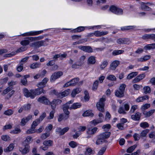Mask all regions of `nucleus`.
Instances as JSON below:
<instances>
[{
    "label": "nucleus",
    "instance_id": "a19ab883",
    "mask_svg": "<svg viewBox=\"0 0 155 155\" xmlns=\"http://www.w3.org/2000/svg\"><path fill=\"white\" fill-rule=\"evenodd\" d=\"M149 131V130L148 129H146L143 130L140 134V137H145Z\"/></svg>",
    "mask_w": 155,
    "mask_h": 155
},
{
    "label": "nucleus",
    "instance_id": "338daca9",
    "mask_svg": "<svg viewBox=\"0 0 155 155\" xmlns=\"http://www.w3.org/2000/svg\"><path fill=\"white\" fill-rule=\"evenodd\" d=\"M23 64L21 63L20 65L17 68V70L18 72H20L22 71L23 69Z\"/></svg>",
    "mask_w": 155,
    "mask_h": 155
},
{
    "label": "nucleus",
    "instance_id": "f8f14e48",
    "mask_svg": "<svg viewBox=\"0 0 155 155\" xmlns=\"http://www.w3.org/2000/svg\"><path fill=\"white\" fill-rule=\"evenodd\" d=\"M129 109V106L128 104H125L124 105V107H120L118 110V112L119 114H126L125 111H128Z\"/></svg>",
    "mask_w": 155,
    "mask_h": 155
},
{
    "label": "nucleus",
    "instance_id": "6e6552de",
    "mask_svg": "<svg viewBox=\"0 0 155 155\" xmlns=\"http://www.w3.org/2000/svg\"><path fill=\"white\" fill-rule=\"evenodd\" d=\"M63 75V73L61 71L55 72L52 74L51 77L50 81L51 82H54L56 79L60 78Z\"/></svg>",
    "mask_w": 155,
    "mask_h": 155
},
{
    "label": "nucleus",
    "instance_id": "aec40b11",
    "mask_svg": "<svg viewBox=\"0 0 155 155\" xmlns=\"http://www.w3.org/2000/svg\"><path fill=\"white\" fill-rule=\"evenodd\" d=\"M48 81V79L47 78H45L41 82L38 83L37 84V86L40 88L43 89V88L45 87L46 84Z\"/></svg>",
    "mask_w": 155,
    "mask_h": 155
},
{
    "label": "nucleus",
    "instance_id": "58836bf2",
    "mask_svg": "<svg viewBox=\"0 0 155 155\" xmlns=\"http://www.w3.org/2000/svg\"><path fill=\"white\" fill-rule=\"evenodd\" d=\"M107 79L109 80L112 81H116L117 80L116 77L113 74L108 75L107 76Z\"/></svg>",
    "mask_w": 155,
    "mask_h": 155
},
{
    "label": "nucleus",
    "instance_id": "e433bc0d",
    "mask_svg": "<svg viewBox=\"0 0 155 155\" xmlns=\"http://www.w3.org/2000/svg\"><path fill=\"white\" fill-rule=\"evenodd\" d=\"M53 144V141L52 140H45L44 141L43 144L46 146H52Z\"/></svg>",
    "mask_w": 155,
    "mask_h": 155
},
{
    "label": "nucleus",
    "instance_id": "0e129e2a",
    "mask_svg": "<svg viewBox=\"0 0 155 155\" xmlns=\"http://www.w3.org/2000/svg\"><path fill=\"white\" fill-rule=\"evenodd\" d=\"M21 132L20 129L19 128H16L15 130H13L10 132V133L15 134H18Z\"/></svg>",
    "mask_w": 155,
    "mask_h": 155
},
{
    "label": "nucleus",
    "instance_id": "7c9ffc66",
    "mask_svg": "<svg viewBox=\"0 0 155 155\" xmlns=\"http://www.w3.org/2000/svg\"><path fill=\"white\" fill-rule=\"evenodd\" d=\"M149 98L148 96L146 95L143 96L139 97L136 99V101L137 102H143L145 100Z\"/></svg>",
    "mask_w": 155,
    "mask_h": 155
},
{
    "label": "nucleus",
    "instance_id": "4be33fe9",
    "mask_svg": "<svg viewBox=\"0 0 155 155\" xmlns=\"http://www.w3.org/2000/svg\"><path fill=\"white\" fill-rule=\"evenodd\" d=\"M119 64L120 63L119 61L117 60L114 61L110 64V69L113 70H115Z\"/></svg>",
    "mask_w": 155,
    "mask_h": 155
},
{
    "label": "nucleus",
    "instance_id": "c9c22d12",
    "mask_svg": "<svg viewBox=\"0 0 155 155\" xmlns=\"http://www.w3.org/2000/svg\"><path fill=\"white\" fill-rule=\"evenodd\" d=\"M81 89L80 88H76L73 90L71 93L72 96L74 97L77 94H78L81 91Z\"/></svg>",
    "mask_w": 155,
    "mask_h": 155
},
{
    "label": "nucleus",
    "instance_id": "603ef678",
    "mask_svg": "<svg viewBox=\"0 0 155 155\" xmlns=\"http://www.w3.org/2000/svg\"><path fill=\"white\" fill-rule=\"evenodd\" d=\"M32 137L30 136L27 137L25 140L24 142V144H28L30 143L31 140L32 139Z\"/></svg>",
    "mask_w": 155,
    "mask_h": 155
},
{
    "label": "nucleus",
    "instance_id": "5701e85b",
    "mask_svg": "<svg viewBox=\"0 0 155 155\" xmlns=\"http://www.w3.org/2000/svg\"><path fill=\"white\" fill-rule=\"evenodd\" d=\"M33 93V94L34 95V98L35 97L36 95H39L40 94H41L42 93H44V92H43V89L40 88H39L36 89L35 90H32L31 91Z\"/></svg>",
    "mask_w": 155,
    "mask_h": 155
},
{
    "label": "nucleus",
    "instance_id": "e2e57ef3",
    "mask_svg": "<svg viewBox=\"0 0 155 155\" xmlns=\"http://www.w3.org/2000/svg\"><path fill=\"white\" fill-rule=\"evenodd\" d=\"M150 34H144L143 35L142 37L141 38L143 40H147L150 39Z\"/></svg>",
    "mask_w": 155,
    "mask_h": 155
},
{
    "label": "nucleus",
    "instance_id": "ddd939ff",
    "mask_svg": "<svg viewBox=\"0 0 155 155\" xmlns=\"http://www.w3.org/2000/svg\"><path fill=\"white\" fill-rule=\"evenodd\" d=\"M78 48L86 52L90 53L93 52L92 48L90 46L81 45L78 47Z\"/></svg>",
    "mask_w": 155,
    "mask_h": 155
},
{
    "label": "nucleus",
    "instance_id": "5fc2aeb1",
    "mask_svg": "<svg viewBox=\"0 0 155 155\" xmlns=\"http://www.w3.org/2000/svg\"><path fill=\"white\" fill-rule=\"evenodd\" d=\"M13 111L11 109H8L4 112V114L8 116H9L12 114Z\"/></svg>",
    "mask_w": 155,
    "mask_h": 155
},
{
    "label": "nucleus",
    "instance_id": "f03ea898",
    "mask_svg": "<svg viewBox=\"0 0 155 155\" xmlns=\"http://www.w3.org/2000/svg\"><path fill=\"white\" fill-rule=\"evenodd\" d=\"M64 106V105L63 106V110L65 114H61L59 115L58 119L59 122H61L62 120L65 121L69 117L70 112L67 109V107L68 106Z\"/></svg>",
    "mask_w": 155,
    "mask_h": 155
},
{
    "label": "nucleus",
    "instance_id": "b1692460",
    "mask_svg": "<svg viewBox=\"0 0 155 155\" xmlns=\"http://www.w3.org/2000/svg\"><path fill=\"white\" fill-rule=\"evenodd\" d=\"M141 113L139 112H137L135 115H132L131 116V118L132 119L135 121L139 120L140 118Z\"/></svg>",
    "mask_w": 155,
    "mask_h": 155
},
{
    "label": "nucleus",
    "instance_id": "c03bdc74",
    "mask_svg": "<svg viewBox=\"0 0 155 155\" xmlns=\"http://www.w3.org/2000/svg\"><path fill=\"white\" fill-rule=\"evenodd\" d=\"M14 147V144L13 143L10 144L9 146L7 147L6 149H4L5 152H8L12 151Z\"/></svg>",
    "mask_w": 155,
    "mask_h": 155
},
{
    "label": "nucleus",
    "instance_id": "6e6d98bb",
    "mask_svg": "<svg viewBox=\"0 0 155 155\" xmlns=\"http://www.w3.org/2000/svg\"><path fill=\"white\" fill-rule=\"evenodd\" d=\"M55 109H53V110L50 112L49 114V116L48 117L49 119H53L54 117V114L55 112Z\"/></svg>",
    "mask_w": 155,
    "mask_h": 155
},
{
    "label": "nucleus",
    "instance_id": "bf43d9fd",
    "mask_svg": "<svg viewBox=\"0 0 155 155\" xmlns=\"http://www.w3.org/2000/svg\"><path fill=\"white\" fill-rule=\"evenodd\" d=\"M140 127L145 128L148 127L149 126V125L147 122H145L140 123Z\"/></svg>",
    "mask_w": 155,
    "mask_h": 155
},
{
    "label": "nucleus",
    "instance_id": "f704fd0d",
    "mask_svg": "<svg viewBox=\"0 0 155 155\" xmlns=\"http://www.w3.org/2000/svg\"><path fill=\"white\" fill-rule=\"evenodd\" d=\"M82 115L84 117L91 116L92 117L94 116V114L92 113L90 110H87L84 111Z\"/></svg>",
    "mask_w": 155,
    "mask_h": 155
},
{
    "label": "nucleus",
    "instance_id": "7ed1b4c3",
    "mask_svg": "<svg viewBox=\"0 0 155 155\" xmlns=\"http://www.w3.org/2000/svg\"><path fill=\"white\" fill-rule=\"evenodd\" d=\"M126 85L125 84H121L119 89L115 91V95L117 97L121 98L124 96V92Z\"/></svg>",
    "mask_w": 155,
    "mask_h": 155
},
{
    "label": "nucleus",
    "instance_id": "20e7f679",
    "mask_svg": "<svg viewBox=\"0 0 155 155\" xmlns=\"http://www.w3.org/2000/svg\"><path fill=\"white\" fill-rule=\"evenodd\" d=\"M73 101H70L67 102L66 104L63 105L64 106L66 107L67 106L68 107H67V109H76L77 108H79L81 106V104L79 103H75L73 104L70 106V104H72L73 103Z\"/></svg>",
    "mask_w": 155,
    "mask_h": 155
},
{
    "label": "nucleus",
    "instance_id": "4c0bfd02",
    "mask_svg": "<svg viewBox=\"0 0 155 155\" xmlns=\"http://www.w3.org/2000/svg\"><path fill=\"white\" fill-rule=\"evenodd\" d=\"M124 51L122 50H114L112 52V55L114 56L123 54Z\"/></svg>",
    "mask_w": 155,
    "mask_h": 155
},
{
    "label": "nucleus",
    "instance_id": "2eb2a0df",
    "mask_svg": "<svg viewBox=\"0 0 155 155\" xmlns=\"http://www.w3.org/2000/svg\"><path fill=\"white\" fill-rule=\"evenodd\" d=\"M61 101L59 99H54L53 101L50 102V104L51 106V108L52 109H55L57 105H59L61 103Z\"/></svg>",
    "mask_w": 155,
    "mask_h": 155
},
{
    "label": "nucleus",
    "instance_id": "393cba45",
    "mask_svg": "<svg viewBox=\"0 0 155 155\" xmlns=\"http://www.w3.org/2000/svg\"><path fill=\"white\" fill-rule=\"evenodd\" d=\"M32 117L31 115H29L27 117L22 119L21 122V125L22 126H24L26 123L32 118Z\"/></svg>",
    "mask_w": 155,
    "mask_h": 155
},
{
    "label": "nucleus",
    "instance_id": "79ce46f5",
    "mask_svg": "<svg viewBox=\"0 0 155 155\" xmlns=\"http://www.w3.org/2000/svg\"><path fill=\"white\" fill-rule=\"evenodd\" d=\"M101 122V121L99 119H95L90 122V123L94 126H96Z\"/></svg>",
    "mask_w": 155,
    "mask_h": 155
},
{
    "label": "nucleus",
    "instance_id": "a211bd4d",
    "mask_svg": "<svg viewBox=\"0 0 155 155\" xmlns=\"http://www.w3.org/2000/svg\"><path fill=\"white\" fill-rule=\"evenodd\" d=\"M38 101L41 103L45 104L47 105L50 104V101L48 99L44 96L39 97L38 99Z\"/></svg>",
    "mask_w": 155,
    "mask_h": 155
},
{
    "label": "nucleus",
    "instance_id": "1a4fd4ad",
    "mask_svg": "<svg viewBox=\"0 0 155 155\" xmlns=\"http://www.w3.org/2000/svg\"><path fill=\"white\" fill-rule=\"evenodd\" d=\"M69 127H66L63 129L60 128H57L56 129V133L57 134H59L60 136L63 135L69 130Z\"/></svg>",
    "mask_w": 155,
    "mask_h": 155
},
{
    "label": "nucleus",
    "instance_id": "052dcab7",
    "mask_svg": "<svg viewBox=\"0 0 155 155\" xmlns=\"http://www.w3.org/2000/svg\"><path fill=\"white\" fill-rule=\"evenodd\" d=\"M27 48L26 46H22L18 49L16 51V52H20L26 50Z\"/></svg>",
    "mask_w": 155,
    "mask_h": 155
},
{
    "label": "nucleus",
    "instance_id": "0eeeda50",
    "mask_svg": "<svg viewBox=\"0 0 155 155\" xmlns=\"http://www.w3.org/2000/svg\"><path fill=\"white\" fill-rule=\"evenodd\" d=\"M79 81V78H74L65 83L64 85V87H67L70 86H75Z\"/></svg>",
    "mask_w": 155,
    "mask_h": 155
},
{
    "label": "nucleus",
    "instance_id": "f3484780",
    "mask_svg": "<svg viewBox=\"0 0 155 155\" xmlns=\"http://www.w3.org/2000/svg\"><path fill=\"white\" fill-rule=\"evenodd\" d=\"M45 42V41H41L30 44V46L31 47H34L35 48H39L42 46L44 45Z\"/></svg>",
    "mask_w": 155,
    "mask_h": 155
},
{
    "label": "nucleus",
    "instance_id": "4468645a",
    "mask_svg": "<svg viewBox=\"0 0 155 155\" xmlns=\"http://www.w3.org/2000/svg\"><path fill=\"white\" fill-rule=\"evenodd\" d=\"M97 130L98 128L96 127L93 128L87 127V133L88 134L93 135L96 133Z\"/></svg>",
    "mask_w": 155,
    "mask_h": 155
},
{
    "label": "nucleus",
    "instance_id": "dca6fc26",
    "mask_svg": "<svg viewBox=\"0 0 155 155\" xmlns=\"http://www.w3.org/2000/svg\"><path fill=\"white\" fill-rule=\"evenodd\" d=\"M25 147L24 148H20L19 151L22 154H25L28 153L30 150V146L28 144L24 145Z\"/></svg>",
    "mask_w": 155,
    "mask_h": 155
},
{
    "label": "nucleus",
    "instance_id": "864d4df0",
    "mask_svg": "<svg viewBox=\"0 0 155 155\" xmlns=\"http://www.w3.org/2000/svg\"><path fill=\"white\" fill-rule=\"evenodd\" d=\"M108 64V62L107 61H103L100 66L101 68L102 69H104L107 66Z\"/></svg>",
    "mask_w": 155,
    "mask_h": 155
},
{
    "label": "nucleus",
    "instance_id": "de8ad7c7",
    "mask_svg": "<svg viewBox=\"0 0 155 155\" xmlns=\"http://www.w3.org/2000/svg\"><path fill=\"white\" fill-rule=\"evenodd\" d=\"M85 29V27L83 26H80L78 27L74 30L75 32H79L84 31Z\"/></svg>",
    "mask_w": 155,
    "mask_h": 155
},
{
    "label": "nucleus",
    "instance_id": "37998d69",
    "mask_svg": "<svg viewBox=\"0 0 155 155\" xmlns=\"http://www.w3.org/2000/svg\"><path fill=\"white\" fill-rule=\"evenodd\" d=\"M137 147L136 145H134L128 148L127 150V152L128 153H132Z\"/></svg>",
    "mask_w": 155,
    "mask_h": 155
},
{
    "label": "nucleus",
    "instance_id": "680f3d73",
    "mask_svg": "<svg viewBox=\"0 0 155 155\" xmlns=\"http://www.w3.org/2000/svg\"><path fill=\"white\" fill-rule=\"evenodd\" d=\"M92 152V149L90 148H88L86 149L84 154L85 155H90L91 154Z\"/></svg>",
    "mask_w": 155,
    "mask_h": 155
},
{
    "label": "nucleus",
    "instance_id": "774afa93",
    "mask_svg": "<svg viewBox=\"0 0 155 155\" xmlns=\"http://www.w3.org/2000/svg\"><path fill=\"white\" fill-rule=\"evenodd\" d=\"M138 108V107L136 105H134L132 106L130 110V112L133 113L135 110Z\"/></svg>",
    "mask_w": 155,
    "mask_h": 155
},
{
    "label": "nucleus",
    "instance_id": "473e14b6",
    "mask_svg": "<svg viewBox=\"0 0 155 155\" xmlns=\"http://www.w3.org/2000/svg\"><path fill=\"white\" fill-rule=\"evenodd\" d=\"M138 74L137 72H132L129 74L127 77V79L130 80L137 76Z\"/></svg>",
    "mask_w": 155,
    "mask_h": 155
},
{
    "label": "nucleus",
    "instance_id": "c85d7f7f",
    "mask_svg": "<svg viewBox=\"0 0 155 155\" xmlns=\"http://www.w3.org/2000/svg\"><path fill=\"white\" fill-rule=\"evenodd\" d=\"M87 63L90 64H94L96 62L95 58L94 56L90 57L87 60Z\"/></svg>",
    "mask_w": 155,
    "mask_h": 155
},
{
    "label": "nucleus",
    "instance_id": "423d86ee",
    "mask_svg": "<svg viewBox=\"0 0 155 155\" xmlns=\"http://www.w3.org/2000/svg\"><path fill=\"white\" fill-rule=\"evenodd\" d=\"M109 10L112 13L117 15H122L123 12L122 9L118 8L114 5L111 6L109 8Z\"/></svg>",
    "mask_w": 155,
    "mask_h": 155
},
{
    "label": "nucleus",
    "instance_id": "cd10ccee",
    "mask_svg": "<svg viewBox=\"0 0 155 155\" xmlns=\"http://www.w3.org/2000/svg\"><path fill=\"white\" fill-rule=\"evenodd\" d=\"M70 90H67L64 91L61 93H60L59 94L58 97L62 98L67 96L69 93Z\"/></svg>",
    "mask_w": 155,
    "mask_h": 155
},
{
    "label": "nucleus",
    "instance_id": "69168bd1",
    "mask_svg": "<svg viewBox=\"0 0 155 155\" xmlns=\"http://www.w3.org/2000/svg\"><path fill=\"white\" fill-rule=\"evenodd\" d=\"M106 149V147H104L102 148L98 152V155H103L104 153L105 152Z\"/></svg>",
    "mask_w": 155,
    "mask_h": 155
},
{
    "label": "nucleus",
    "instance_id": "2f4dec72",
    "mask_svg": "<svg viewBox=\"0 0 155 155\" xmlns=\"http://www.w3.org/2000/svg\"><path fill=\"white\" fill-rule=\"evenodd\" d=\"M141 8L142 10L145 11H149L151 10V8L148 6L146 5V4L143 3L141 5Z\"/></svg>",
    "mask_w": 155,
    "mask_h": 155
},
{
    "label": "nucleus",
    "instance_id": "ea45409f",
    "mask_svg": "<svg viewBox=\"0 0 155 155\" xmlns=\"http://www.w3.org/2000/svg\"><path fill=\"white\" fill-rule=\"evenodd\" d=\"M41 65V64L38 62L34 63L31 64L30 68L31 69H35L39 68Z\"/></svg>",
    "mask_w": 155,
    "mask_h": 155
},
{
    "label": "nucleus",
    "instance_id": "9d476101",
    "mask_svg": "<svg viewBox=\"0 0 155 155\" xmlns=\"http://www.w3.org/2000/svg\"><path fill=\"white\" fill-rule=\"evenodd\" d=\"M32 90H28L26 88L23 90V93L25 96L27 97H30L31 99L34 98V95L33 92L31 91Z\"/></svg>",
    "mask_w": 155,
    "mask_h": 155
},
{
    "label": "nucleus",
    "instance_id": "72a5a7b5",
    "mask_svg": "<svg viewBox=\"0 0 155 155\" xmlns=\"http://www.w3.org/2000/svg\"><path fill=\"white\" fill-rule=\"evenodd\" d=\"M155 111V110L153 109L149 111H144L143 112V114L145 115L146 117H149Z\"/></svg>",
    "mask_w": 155,
    "mask_h": 155
},
{
    "label": "nucleus",
    "instance_id": "09e8293b",
    "mask_svg": "<svg viewBox=\"0 0 155 155\" xmlns=\"http://www.w3.org/2000/svg\"><path fill=\"white\" fill-rule=\"evenodd\" d=\"M13 89L12 87H8L6 89H5L3 92V94L4 95H5L9 92L11 91Z\"/></svg>",
    "mask_w": 155,
    "mask_h": 155
},
{
    "label": "nucleus",
    "instance_id": "6ab92c4d",
    "mask_svg": "<svg viewBox=\"0 0 155 155\" xmlns=\"http://www.w3.org/2000/svg\"><path fill=\"white\" fill-rule=\"evenodd\" d=\"M43 32V31H31L30 32L26 33L22 35V36H26L28 35H35L39 34Z\"/></svg>",
    "mask_w": 155,
    "mask_h": 155
},
{
    "label": "nucleus",
    "instance_id": "9b49d317",
    "mask_svg": "<svg viewBox=\"0 0 155 155\" xmlns=\"http://www.w3.org/2000/svg\"><path fill=\"white\" fill-rule=\"evenodd\" d=\"M117 42L118 44H129L131 43L130 40L127 38H121L117 40Z\"/></svg>",
    "mask_w": 155,
    "mask_h": 155
},
{
    "label": "nucleus",
    "instance_id": "bb28decb",
    "mask_svg": "<svg viewBox=\"0 0 155 155\" xmlns=\"http://www.w3.org/2000/svg\"><path fill=\"white\" fill-rule=\"evenodd\" d=\"M150 56L149 55H146L143 57H141L137 59V61L139 62H143L146 61L150 59Z\"/></svg>",
    "mask_w": 155,
    "mask_h": 155
},
{
    "label": "nucleus",
    "instance_id": "a18cd8bd",
    "mask_svg": "<svg viewBox=\"0 0 155 155\" xmlns=\"http://www.w3.org/2000/svg\"><path fill=\"white\" fill-rule=\"evenodd\" d=\"M40 122L39 121V120L36 119L34 121L32 124L31 127L32 128H35L36 126Z\"/></svg>",
    "mask_w": 155,
    "mask_h": 155
},
{
    "label": "nucleus",
    "instance_id": "39448f33",
    "mask_svg": "<svg viewBox=\"0 0 155 155\" xmlns=\"http://www.w3.org/2000/svg\"><path fill=\"white\" fill-rule=\"evenodd\" d=\"M105 100V96H103L100 99L99 101L97 102L96 104V106L98 109L102 112H104V107L105 105L104 102Z\"/></svg>",
    "mask_w": 155,
    "mask_h": 155
},
{
    "label": "nucleus",
    "instance_id": "a878e982",
    "mask_svg": "<svg viewBox=\"0 0 155 155\" xmlns=\"http://www.w3.org/2000/svg\"><path fill=\"white\" fill-rule=\"evenodd\" d=\"M144 49L147 50L155 49V43L147 45L144 47Z\"/></svg>",
    "mask_w": 155,
    "mask_h": 155
},
{
    "label": "nucleus",
    "instance_id": "13d9d810",
    "mask_svg": "<svg viewBox=\"0 0 155 155\" xmlns=\"http://www.w3.org/2000/svg\"><path fill=\"white\" fill-rule=\"evenodd\" d=\"M10 138L7 135H2L1 136V139L4 141H7L9 140Z\"/></svg>",
    "mask_w": 155,
    "mask_h": 155
},
{
    "label": "nucleus",
    "instance_id": "49530a36",
    "mask_svg": "<svg viewBox=\"0 0 155 155\" xmlns=\"http://www.w3.org/2000/svg\"><path fill=\"white\" fill-rule=\"evenodd\" d=\"M144 92L145 94L150 93L151 92L150 88L148 86L144 87L143 88Z\"/></svg>",
    "mask_w": 155,
    "mask_h": 155
},
{
    "label": "nucleus",
    "instance_id": "c756f323",
    "mask_svg": "<svg viewBox=\"0 0 155 155\" xmlns=\"http://www.w3.org/2000/svg\"><path fill=\"white\" fill-rule=\"evenodd\" d=\"M85 58L86 57L84 55L82 56L80 58L79 61L78 62V66H81L84 64Z\"/></svg>",
    "mask_w": 155,
    "mask_h": 155
},
{
    "label": "nucleus",
    "instance_id": "3c124183",
    "mask_svg": "<svg viewBox=\"0 0 155 155\" xmlns=\"http://www.w3.org/2000/svg\"><path fill=\"white\" fill-rule=\"evenodd\" d=\"M69 145L72 148H74L78 146L76 142L74 141H71L69 143Z\"/></svg>",
    "mask_w": 155,
    "mask_h": 155
},
{
    "label": "nucleus",
    "instance_id": "f257e3e1",
    "mask_svg": "<svg viewBox=\"0 0 155 155\" xmlns=\"http://www.w3.org/2000/svg\"><path fill=\"white\" fill-rule=\"evenodd\" d=\"M110 133L109 132H105L101 133L97 136V139L95 142L97 145L102 144L104 142L105 139L109 137Z\"/></svg>",
    "mask_w": 155,
    "mask_h": 155
},
{
    "label": "nucleus",
    "instance_id": "4d7b16f0",
    "mask_svg": "<svg viewBox=\"0 0 155 155\" xmlns=\"http://www.w3.org/2000/svg\"><path fill=\"white\" fill-rule=\"evenodd\" d=\"M84 94L85 95L84 99L85 101H88L89 99V96L88 92L86 91H85Z\"/></svg>",
    "mask_w": 155,
    "mask_h": 155
},
{
    "label": "nucleus",
    "instance_id": "412c9836",
    "mask_svg": "<svg viewBox=\"0 0 155 155\" xmlns=\"http://www.w3.org/2000/svg\"><path fill=\"white\" fill-rule=\"evenodd\" d=\"M107 33L108 32L107 31L101 32L99 31H94V33H91V35H92V36L94 35L96 37H100L103 35H106Z\"/></svg>",
    "mask_w": 155,
    "mask_h": 155
},
{
    "label": "nucleus",
    "instance_id": "8fccbe9b",
    "mask_svg": "<svg viewBox=\"0 0 155 155\" xmlns=\"http://www.w3.org/2000/svg\"><path fill=\"white\" fill-rule=\"evenodd\" d=\"M30 43L29 41L28 40H24L20 42V44L23 46H25L28 45Z\"/></svg>",
    "mask_w": 155,
    "mask_h": 155
}]
</instances>
